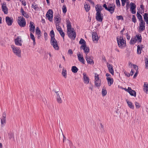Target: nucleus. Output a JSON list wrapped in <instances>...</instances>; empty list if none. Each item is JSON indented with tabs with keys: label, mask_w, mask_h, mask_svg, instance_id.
<instances>
[{
	"label": "nucleus",
	"mask_w": 148,
	"mask_h": 148,
	"mask_svg": "<svg viewBox=\"0 0 148 148\" xmlns=\"http://www.w3.org/2000/svg\"><path fill=\"white\" fill-rule=\"evenodd\" d=\"M56 28L57 30L59 32L61 36L63 38V40H64V33L62 31L60 27L59 26V25L56 24Z\"/></svg>",
	"instance_id": "10"
},
{
	"label": "nucleus",
	"mask_w": 148,
	"mask_h": 148,
	"mask_svg": "<svg viewBox=\"0 0 148 148\" xmlns=\"http://www.w3.org/2000/svg\"><path fill=\"white\" fill-rule=\"evenodd\" d=\"M15 44L19 46H21L22 45V40L21 38L20 37L18 36L14 40Z\"/></svg>",
	"instance_id": "8"
},
{
	"label": "nucleus",
	"mask_w": 148,
	"mask_h": 148,
	"mask_svg": "<svg viewBox=\"0 0 148 148\" xmlns=\"http://www.w3.org/2000/svg\"><path fill=\"white\" fill-rule=\"evenodd\" d=\"M103 7L104 8H105V9L107 10H108V7H107V5L106 4H104L103 5Z\"/></svg>",
	"instance_id": "58"
},
{
	"label": "nucleus",
	"mask_w": 148,
	"mask_h": 148,
	"mask_svg": "<svg viewBox=\"0 0 148 148\" xmlns=\"http://www.w3.org/2000/svg\"><path fill=\"white\" fill-rule=\"evenodd\" d=\"M107 66L109 72L112 75H113L114 74V72L112 65L110 64H109L108 63H107Z\"/></svg>",
	"instance_id": "15"
},
{
	"label": "nucleus",
	"mask_w": 148,
	"mask_h": 148,
	"mask_svg": "<svg viewBox=\"0 0 148 148\" xmlns=\"http://www.w3.org/2000/svg\"><path fill=\"white\" fill-rule=\"evenodd\" d=\"M140 8L142 10H144V6L143 5H141L140 6Z\"/></svg>",
	"instance_id": "63"
},
{
	"label": "nucleus",
	"mask_w": 148,
	"mask_h": 148,
	"mask_svg": "<svg viewBox=\"0 0 148 148\" xmlns=\"http://www.w3.org/2000/svg\"><path fill=\"white\" fill-rule=\"evenodd\" d=\"M132 21L134 23H135L136 21V17L134 15H133L132 18Z\"/></svg>",
	"instance_id": "51"
},
{
	"label": "nucleus",
	"mask_w": 148,
	"mask_h": 148,
	"mask_svg": "<svg viewBox=\"0 0 148 148\" xmlns=\"http://www.w3.org/2000/svg\"><path fill=\"white\" fill-rule=\"evenodd\" d=\"M30 37L33 40V43L34 45H35V38L34 36V35H33V34H32V32H30Z\"/></svg>",
	"instance_id": "35"
},
{
	"label": "nucleus",
	"mask_w": 148,
	"mask_h": 148,
	"mask_svg": "<svg viewBox=\"0 0 148 148\" xmlns=\"http://www.w3.org/2000/svg\"><path fill=\"white\" fill-rule=\"evenodd\" d=\"M130 9H135L136 7V6L135 4L131 3H130Z\"/></svg>",
	"instance_id": "42"
},
{
	"label": "nucleus",
	"mask_w": 148,
	"mask_h": 148,
	"mask_svg": "<svg viewBox=\"0 0 148 148\" xmlns=\"http://www.w3.org/2000/svg\"><path fill=\"white\" fill-rule=\"evenodd\" d=\"M143 45H138L137 46V53L138 54H140L141 52V50L144 48Z\"/></svg>",
	"instance_id": "29"
},
{
	"label": "nucleus",
	"mask_w": 148,
	"mask_h": 148,
	"mask_svg": "<svg viewBox=\"0 0 148 148\" xmlns=\"http://www.w3.org/2000/svg\"><path fill=\"white\" fill-rule=\"evenodd\" d=\"M6 22L7 25L9 26L11 25L13 21V19L7 16L5 18Z\"/></svg>",
	"instance_id": "17"
},
{
	"label": "nucleus",
	"mask_w": 148,
	"mask_h": 148,
	"mask_svg": "<svg viewBox=\"0 0 148 148\" xmlns=\"http://www.w3.org/2000/svg\"><path fill=\"white\" fill-rule=\"evenodd\" d=\"M17 22L21 27H24L26 25V22L25 19L23 17L19 16L18 17Z\"/></svg>",
	"instance_id": "6"
},
{
	"label": "nucleus",
	"mask_w": 148,
	"mask_h": 148,
	"mask_svg": "<svg viewBox=\"0 0 148 148\" xmlns=\"http://www.w3.org/2000/svg\"><path fill=\"white\" fill-rule=\"evenodd\" d=\"M29 27H30V32H34L35 27L34 25V23L33 22H30Z\"/></svg>",
	"instance_id": "25"
},
{
	"label": "nucleus",
	"mask_w": 148,
	"mask_h": 148,
	"mask_svg": "<svg viewBox=\"0 0 148 148\" xmlns=\"http://www.w3.org/2000/svg\"><path fill=\"white\" fill-rule=\"evenodd\" d=\"M80 48L83 49L84 52L86 54V55H88V54L89 53V48L87 47L86 45L81 46Z\"/></svg>",
	"instance_id": "19"
},
{
	"label": "nucleus",
	"mask_w": 148,
	"mask_h": 148,
	"mask_svg": "<svg viewBox=\"0 0 148 148\" xmlns=\"http://www.w3.org/2000/svg\"><path fill=\"white\" fill-rule=\"evenodd\" d=\"M101 93L103 96H106L107 94V91L106 90V89L104 87L102 89Z\"/></svg>",
	"instance_id": "33"
},
{
	"label": "nucleus",
	"mask_w": 148,
	"mask_h": 148,
	"mask_svg": "<svg viewBox=\"0 0 148 148\" xmlns=\"http://www.w3.org/2000/svg\"><path fill=\"white\" fill-rule=\"evenodd\" d=\"M116 5L118 6H120V3L119 0H116Z\"/></svg>",
	"instance_id": "52"
},
{
	"label": "nucleus",
	"mask_w": 148,
	"mask_h": 148,
	"mask_svg": "<svg viewBox=\"0 0 148 148\" xmlns=\"http://www.w3.org/2000/svg\"><path fill=\"white\" fill-rule=\"evenodd\" d=\"M78 69L75 66H73L71 68V70L73 72L75 73H77L78 71Z\"/></svg>",
	"instance_id": "34"
},
{
	"label": "nucleus",
	"mask_w": 148,
	"mask_h": 148,
	"mask_svg": "<svg viewBox=\"0 0 148 148\" xmlns=\"http://www.w3.org/2000/svg\"><path fill=\"white\" fill-rule=\"evenodd\" d=\"M138 71H136L135 72V74H134V76L133 78H136V77L137 76L138 74Z\"/></svg>",
	"instance_id": "56"
},
{
	"label": "nucleus",
	"mask_w": 148,
	"mask_h": 148,
	"mask_svg": "<svg viewBox=\"0 0 148 148\" xmlns=\"http://www.w3.org/2000/svg\"><path fill=\"white\" fill-rule=\"evenodd\" d=\"M79 43L80 44H82V46H85L86 45V42L82 38H81L79 41Z\"/></svg>",
	"instance_id": "37"
},
{
	"label": "nucleus",
	"mask_w": 148,
	"mask_h": 148,
	"mask_svg": "<svg viewBox=\"0 0 148 148\" xmlns=\"http://www.w3.org/2000/svg\"><path fill=\"white\" fill-rule=\"evenodd\" d=\"M121 1L122 2V6H124L126 2V0H121Z\"/></svg>",
	"instance_id": "55"
},
{
	"label": "nucleus",
	"mask_w": 148,
	"mask_h": 148,
	"mask_svg": "<svg viewBox=\"0 0 148 148\" xmlns=\"http://www.w3.org/2000/svg\"><path fill=\"white\" fill-rule=\"evenodd\" d=\"M92 38L93 41L95 43L97 42L99 39V37L97 33H93L92 35Z\"/></svg>",
	"instance_id": "18"
},
{
	"label": "nucleus",
	"mask_w": 148,
	"mask_h": 148,
	"mask_svg": "<svg viewBox=\"0 0 148 148\" xmlns=\"http://www.w3.org/2000/svg\"><path fill=\"white\" fill-rule=\"evenodd\" d=\"M84 8L86 11L87 12L90 9V5L86 3H85L84 5Z\"/></svg>",
	"instance_id": "32"
},
{
	"label": "nucleus",
	"mask_w": 148,
	"mask_h": 148,
	"mask_svg": "<svg viewBox=\"0 0 148 148\" xmlns=\"http://www.w3.org/2000/svg\"><path fill=\"white\" fill-rule=\"evenodd\" d=\"M62 75L65 78H66L67 76V72L66 69L63 68L62 69Z\"/></svg>",
	"instance_id": "31"
},
{
	"label": "nucleus",
	"mask_w": 148,
	"mask_h": 148,
	"mask_svg": "<svg viewBox=\"0 0 148 148\" xmlns=\"http://www.w3.org/2000/svg\"><path fill=\"white\" fill-rule=\"evenodd\" d=\"M135 106L136 108L137 109L139 108L140 107V106L139 105V103L137 102H135Z\"/></svg>",
	"instance_id": "46"
},
{
	"label": "nucleus",
	"mask_w": 148,
	"mask_h": 148,
	"mask_svg": "<svg viewBox=\"0 0 148 148\" xmlns=\"http://www.w3.org/2000/svg\"><path fill=\"white\" fill-rule=\"evenodd\" d=\"M55 92L56 94L57 98L58 97H60V95L61 94H62L61 92L55 91Z\"/></svg>",
	"instance_id": "45"
},
{
	"label": "nucleus",
	"mask_w": 148,
	"mask_h": 148,
	"mask_svg": "<svg viewBox=\"0 0 148 148\" xmlns=\"http://www.w3.org/2000/svg\"><path fill=\"white\" fill-rule=\"evenodd\" d=\"M106 79L108 82V84L109 86H110L113 84L114 82V80L113 78H110L109 77H107Z\"/></svg>",
	"instance_id": "23"
},
{
	"label": "nucleus",
	"mask_w": 148,
	"mask_h": 148,
	"mask_svg": "<svg viewBox=\"0 0 148 148\" xmlns=\"http://www.w3.org/2000/svg\"><path fill=\"white\" fill-rule=\"evenodd\" d=\"M21 12L25 17L26 18H28L29 16L27 15L26 12L23 10V9L22 8H21Z\"/></svg>",
	"instance_id": "30"
},
{
	"label": "nucleus",
	"mask_w": 148,
	"mask_h": 148,
	"mask_svg": "<svg viewBox=\"0 0 148 148\" xmlns=\"http://www.w3.org/2000/svg\"><path fill=\"white\" fill-rule=\"evenodd\" d=\"M135 9H130L131 13L133 14H135L136 13V11Z\"/></svg>",
	"instance_id": "57"
},
{
	"label": "nucleus",
	"mask_w": 148,
	"mask_h": 148,
	"mask_svg": "<svg viewBox=\"0 0 148 148\" xmlns=\"http://www.w3.org/2000/svg\"><path fill=\"white\" fill-rule=\"evenodd\" d=\"M83 75L84 83L86 84H88L89 82V77L87 75L86 73H83Z\"/></svg>",
	"instance_id": "12"
},
{
	"label": "nucleus",
	"mask_w": 148,
	"mask_h": 148,
	"mask_svg": "<svg viewBox=\"0 0 148 148\" xmlns=\"http://www.w3.org/2000/svg\"><path fill=\"white\" fill-rule=\"evenodd\" d=\"M96 20L100 22H101L102 21L103 18V16L102 14L101 13H96Z\"/></svg>",
	"instance_id": "11"
},
{
	"label": "nucleus",
	"mask_w": 148,
	"mask_h": 148,
	"mask_svg": "<svg viewBox=\"0 0 148 148\" xmlns=\"http://www.w3.org/2000/svg\"><path fill=\"white\" fill-rule=\"evenodd\" d=\"M136 42V38H135V37L134 38L133 37L131 38V40L130 41V43L131 44H134Z\"/></svg>",
	"instance_id": "39"
},
{
	"label": "nucleus",
	"mask_w": 148,
	"mask_h": 148,
	"mask_svg": "<svg viewBox=\"0 0 148 148\" xmlns=\"http://www.w3.org/2000/svg\"><path fill=\"white\" fill-rule=\"evenodd\" d=\"M148 14L145 13L144 16V19L145 21L147 24H148V17L147 16Z\"/></svg>",
	"instance_id": "36"
},
{
	"label": "nucleus",
	"mask_w": 148,
	"mask_h": 148,
	"mask_svg": "<svg viewBox=\"0 0 148 148\" xmlns=\"http://www.w3.org/2000/svg\"><path fill=\"white\" fill-rule=\"evenodd\" d=\"M50 35L51 37L50 42L51 45L55 50H58L59 48L58 45V42L54 38L55 34L53 30H51L50 31Z\"/></svg>",
	"instance_id": "2"
},
{
	"label": "nucleus",
	"mask_w": 148,
	"mask_h": 148,
	"mask_svg": "<svg viewBox=\"0 0 148 148\" xmlns=\"http://www.w3.org/2000/svg\"><path fill=\"white\" fill-rule=\"evenodd\" d=\"M133 67L136 71H138V67L136 65L133 64Z\"/></svg>",
	"instance_id": "53"
},
{
	"label": "nucleus",
	"mask_w": 148,
	"mask_h": 148,
	"mask_svg": "<svg viewBox=\"0 0 148 148\" xmlns=\"http://www.w3.org/2000/svg\"><path fill=\"white\" fill-rule=\"evenodd\" d=\"M145 23L143 21H141L139 23V30L140 31H142L145 29Z\"/></svg>",
	"instance_id": "13"
},
{
	"label": "nucleus",
	"mask_w": 148,
	"mask_h": 148,
	"mask_svg": "<svg viewBox=\"0 0 148 148\" xmlns=\"http://www.w3.org/2000/svg\"><path fill=\"white\" fill-rule=\"evenodd\" d=\"M22 3L24 6L26 5V2L25 1H22Z\"/></svg>",
	"instance_id": "64"
},
{
	"label": "nucleus",
	"mask_w": 148,
	"mask_h": 148,
	"mask_svg": "<svg viewBox=\"0 0 148 148\" xmlns=\"http://www.w3.org/2000/svg\"><path fill=\"white\" fill-rule=\"evenodd\" d=\"M137 15L138 18L140 22H141L142 21H143L142 16L138 12H137Z\"/></svg>",
	"instance_id": "40"
},
{
	"label": "nucleus",
	"mask_w": 148,
	"mask_h": 148,
	"mask_svg": "<svg viewBox=\"0 0 148 148\" xmlns=\"http://www.w3.org/2000/svg\"><path fill=\"white\" fill-rule=\"evenodd\" d=\"M2 9L3 11L5 14H7L8 13V9L6 6V3H3L2 5Z\"/></svg>",
	"instance_id": "14"
},
{
	"label": "nucleus",
	"mask_w": 148,
	"mask_h": 148,
	"mask_svg": "<svg viewBox=\"0 0 148 148\" xmlns=\"http://www.w3.org/2000/svg\"><path fill=\"white\" fill-rule=\"evenodd\" d=\"M68 53L69 54H73V52L71 49H69L68 50Z\"/></svg>",
	"instance_id": "60"
},
{
	"label": "nucleus",
	"mask_w": 148,
	"mask_h": 148,
	"mask_svg": "<svg viewBox=\"0 0 148 148\" xmlns=\"http://www.w3.org/2000/svg\"><path fill=\"white\" fill-rule=\"evenodd\" d=\"M62 10L63 12L65 14L67 11V8L66 6L65 5H64L62 7Z\"/></svg>",
	"instance_id": "41"
},
{
	"label": "nucleus",
	"mask_w": 148,
	"mask_h": 148,
	"mask_svg": "<svg viewBox=\"0 0 148 148\" xmlns=\"http://www.w3.org/2000/svg\"><path fill=\"white\" fill-rule=\"evenodd\" d=\"M124 73L125 75L128 77L130 75V74L129 73L126 72L125 71L124 72Z\"/></svg>",
	"instance_id": "59"
},
{
	"label": "nucleus",
	"mask_w": 148,
	"mask_h": 148,
	"mask_svg": "<svg viewBox=\"0 0 148 148\" xmlns=\"http://www.w3.org/2000/svg\"><path fill=\"white\" fill-rule=\"evenodd\" d=\"M135 72V71L134 70V69H132L131 70V72H130V75L132 76L133 75V74Z\"/></svg>",
	"instance_id": "54"
},
{
	"label": "nucleus",
	"mask_w": 148,
	"mask_h": 148,
	"mask_svg": "<svg viewBox=\"0 0 148 148\" xmlns=\"http://www.w3.org/2000/svg\"><path fill=\"white\" fill-rule=\"evenodd\" d=\"M115 6L114 5H109L108 6V11L110 12L111 13H112L114 11Z\"/></svg>",
	"instance_id": "22"
},
{
	"label": "nucleus",
	"mask_w": 148,
	"mask_h": 148,
	"mask_svg": "<svg viewBox=\"0 0 148 148\" xmlns=\"http://www.w3.org/2000/svg\"><path fill=\"white\" fill-rule=\"evenodd\" d=\"M11 48L14 55L18 57H21V50L20 48L14 45H11Z\"/></svg>",
	"instance_id": "4"
},
{
	"label": "nucleus",
	"mask_w": 148,
	"mask_h": 148,
	"mask_svg": "<svg viewBox=\"0 0 148 148\" xmlns=\"http://www.w3.org/2000/svg\"><path fill=\"white\" fill-rule=\"evenodd\" d=\"M6 123V118H2L1 119V124L2 126H4Z\"/></svg>",
	"instance_id": "38"
},
{
	"label": "nucleus",
	"mask_w": 148,
	"mask_h": 148,
	"mask_svg": "<svg viewBox=\"0 0 148 148\" xmlns=\"http://www.w3.org/2000/svg\"><path fill=\"white\" fill-rule=\"evenodd\" d=\"M32 7L35 10H36L38 8V6L37 5L35 4V3L33 4L32 5Z\"/></svg>",
	"instance_id": "47"
},
{
	"label": "nucleus",
	"mask_w": 148,
	"mask_h": 148,
	"mask_svg": "<svg viewBox=\"0 0 148 148\" xmlns=\"http://www.w3.org/2000/svg\"><path fill=\"white\" fill-rule=\"evenodd\" d=\"M118 46L121 49L124 48L126 45L125 41L123 39L122 37L117 38Z\"/></svg>",
	"instance_id": "3"
},
{
	"label": "nucleus",
	"mask_w": 148,
	"mask_h": 148,
	"mask_svg": "<svg viewBox=\"0 0 148 148\" xmlns=\"http://www.w3.org/2000/svg\"><path fill=\"white\" fill-rule=\"evenodd\" d=\"M36 33L38 35H40V31L38 27L36 28Z\"/></svg>",
	"instance_id": "43"
},
{
	"label": "nucleus",
	"mask_w": 148,
	"mask_h": 148,
	"mask_svg": "<svg viewBox=\"0 0 148 148\" xmlns=\"http://www.w3.org/2000/svg\"><path fill=\"white\" fill-rule=\"evenodd\" d=\"M46 16L50 21H52L53 16L52 10H49L47 12Z\"/></svg>",
	"instance_id": "7"
},
{
	"label": "nucleus",
	"mask_w": 148,
	"mask_h": 148,
	"mask_svg": "<svg viewBox=\"0 0 148 148\" xmlns=\"http://www.w3.org/2000/svg\"><path fill=\"white\" fill-rule=\"evenodd\" d=\"M57 101L58 103H60L62 102V100L60 97L57 98Z\"/></svg>",
	"instance_id": "48"
},
{
	"label": "nucleus",
	"mask_w": 148,
	"mask_h": 148,
	"mask_svg": "<svg viewBox=\"0 0 148 148\" xmlns=\"http://www.w3.org/2000/svg\"><path fill=\"white\" fill-rule=\"evenodd\" d=\"M77 56L79 60L83 64H84L85 63V60L83 58V55L79 52L77 54Z\"/></svg>",
	"instance_id": "16"
},
{
	"label": "nucleus",
	"mask_w": 148,
	"mask_h": 148,
	"mask_svg": "<svg viewBox=\"0 0 148 148\" xmlns=\"http://www.w3.org/2000/svg\"><path fill=\"white\" fill-rule=\"evenodd\" d=\"M96 13H101L102 7L100 5H97L95 6Z\"/></svg>",
	"instance_id": "27"
},
{
	"label": "nucleus",
	"mask_w": 148,
	"mask_h": 148,
	"mask_svg": "<svg viewBox=\"0 0 148 148\" xmlns=\"http://www.w3.org/2000/svg\"><path fill=\"white\" fill-rule=\"evenodd\" d=\"M145 68L146 69H148V59L147 58L145 59Z\"/></svg>",
	"instance_id": "44"
},
{
	"label": "nucleus",
	"mask_w": 148,
	"mask_h": 148,
	"mask_svg": "<svg viewBox=\"0 0 148 148\" xmlns=\"http://www.w3.org/2000/svg\"><path fill=\"white\" fill-rule=\"evenodd\" d=\"M85 59L88 64H93L94 63L93 60V58L92 56L88 55H86Z\"/></svg>",
	"instance_id": "9"
},
{
	"label": "nucleus",
	"mask_w": 148,
	"mask_h": 148,
	"mask_svg": "<svg viewBox=\"0 0 148 148\" xmlns=\"http://www.w3.org/2000/svg\"><path fill=\"white\" fill-rule=\"evenodd\" d=\"M54 21L56 25H59V23L60 22V16L59 14L57 15L54 17Z\"/></svg>",
	"instance_id": "20"
},
{
	"label": "nucleus",
	"mask_w": 148,
	"mask_h": 148,
	"mask_svg": "<svg viewBox=\"0 0 148 148\" xmlns=\"http://www.w3.org/2000/svg\"><path fill=\"white\" fill-rule=\"evenodd\" d=\"M2 118H6V114L4 112L3 113Z\"/></svg>",
	"instance_id": "62"
},
{
	"label": "nucleus",
	"mask_w": 148,
	"mask_h": 148,
	"mask_svg": "<svg viewBox=\"0 0 148 148\" xmlns=\"http://www.w3.org/2000/svg\"><path fill=\"white\" fill-rule=\"evenodd\" d=\"M95 85L96 87H99L101 85V80L99 75L96 73H95Z\"/></svg>",
	"instance_id": "5"
},
{
	"label": "nucleus",
	"mask_w": 148,
	"mask_h": 148,
	"mask_svg": "<svg viewBox=\"0 0 148 148\" xmlns=\"http://www.w3.org/2000/svg\"><path fill=\"white\" fill-rule=\"evenodd\" d=\"M116 18L118 20H123V18L122 16H116Z\"/></svg>",
	"instance_id": "50"
},
{
	"label": "nucleus",
	"mask_w": 148,
	"mask_h": 148,
	"mask_svg": "<svg viewBox=\"0 0 148 148\" xmlns=\"http://www.w3.org/2000/svg\"><path fill=\"white\" fill-rule=\"evenodd\" d=\"M14 135L12 133H9L8 134V137L10 139H11L13 137Z\"/></svg>",
	"instance_id": "49"
},
{
	"label": "nucleus",
	"mask_w": 148,
	"mask_h": 148,
	"mask_svg": "<svg viewBox=\"0 0 148 148\" xmlns=\"http://www.w3.org/2000/svg\"><path fill=\"white\" fill-rule=\"evenodd\" d=\"M67 33L68 36L71 39H74L76 37V34L74 29L71 27V22L69 21L67 22Z\"/></svg>",
	"instance_id": "1"
},
{
	"label": "nucleus",
	"mask_w": 148,
	"mask_h": 148,
	"mask_svg": "<svg viewBox=\"0 0 148 148\" xmlns=\"http://www.w3.org/2000/svg\"><path fill=\"white\" fill-rule=\"evenodd\" d=\"M143 90L146 93H148V83L147 82H144L143 86Z\"/></svg>",
	"instance_id": "21"
},
{
	"label": "nucleus",
	"mask_w": 148,
	"mask_h": 148,
	"mask_svg": "<svg viewBox=\"0 0 148 148\" xmlns=\"http://www.w3.org/2000/svg\"><path fill=\"white\" fill-rule=\"evenodd\" d=\"M126 101L130 108L134 110V106L132 102L129 101L127 99L126 100Z\"/></svg>",
	"instance_id": "24"
},
{
	"label": "nucleus",
	"mask_w": 148,
	"mask_h": 148,
	"mask_svg": "<svg viewBox=\"0 0 148 148\" xmlns=\"http://www.w3.org/2000/svg\"><path fill=\"white\" fill-rule=\"evenodd\" d=\"M129 89V90H128V92L131 95L133 96L134 97H136V91L134 90H133L130 87Z\"/></svg>",
	"instance_id": "26"
},
{
	"label": "nucleus",
	"mask_w": 148,
	"mask_h": 148,
	"mask_svg": "<svg viewBox=\"0 0 148 148\" xmlns=\"http://www.w3.org/2000/svg\"><path fill=\"white\" fill-rule=\"evenodd\" d=\"M135 38L136 39V42H138L139 43H140L142 41V38L140 34H138L136 35V36H135Z\"/></svg>",
	"instance_id": "28"
},
{
	"label": "nucleus",
	"mask_w": 148,
	"mask_h": 148,
	"mask_svg": "<svg viewBox=\"0 0 148 148\" xmlns=\"http://www.w3.org/2000/svg\"><path fill=\"white\" fill-rule=\"evenodd\" d=\"M130 88V87H128L127 89H126V88H123V89L128 92V90H129Z\"/></svg>",
	"instance_id": "61"
}]
</instances>
